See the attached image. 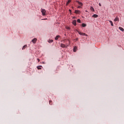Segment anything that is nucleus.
<instances>
[{
  "label": "nucleus",
  "instance_id": "nucleus-14",
  "mask_svg": "<svg viewBox=\"0 0 124 124\" xmlns=\"http://www.w3.org/2000/svg\"><path fill=\"white\" fill-rule=\"evenodd\" d=\"M77 50V47L75 46L73 49V52H76Z\"/></svg>",
  "mask_w": 124,
  "mask_h": 124
},
{
  "label": "nucleus",
  "instance_id": "nucleus-1",
  "mask_svg": "<svg viewBox=\"0 0 124 124\" xmlns=\"http://www.w3.org/2000/svg\"><path fill=\"white\" fill-rule=\"evenodd\" d=\"M41 12L42 13L43 16H46V10L45 9H41Z\"/></svg>",
  "mask_w": 124,
  "mask_h": 124
},
{
  "label": "nucleus",
  "instance_id": "nucleus-15",
  "mask_svg": "<svg viewBox=\"0 0 124 124\" xmlns=\"http://www.w3.org/2000/svg\"><path fill=\"white\" fill-rule=\"evenodd\" d=\"M41 67H42V66L40 65V66H37V69H38V70H40V69H41Z\"/></svg>",
  "mask_w": 124,
  "mask_h": 124
},
{
  "label": "nucleus",
  "instance_id": "nucleus-23",
  "mask_svg": "<svg viewBox=\"0 0 124 124\" xmlns=\"http://www.w3.org/2000/svg\"><path fill=\"white\" fill-rule=\"evenodd\" d=\"M77 22H78V23H81V20L80 19H78L77 20Z\"/></svg>",
  "mask_w": 124,
  "mask_h": 124
},
{
  "label": "nucleus",
  "instance_id": "nucleus-19",
  "mask_svg": "<svg viewBox=\"0 0 124 124\" xmlns=\"http://www.w3.org/2000/svg\"><path fill=\"white\" fill-rule=\"evenodd\" d=\"M71 2V0H68L66 3V5H68V4H69V3Z\"/></svg>",
  "mask_w": 124,
  "mask_h": 124
},
{
  "label": "nucleus",
  "instance_id": "nucleus-2",
  "mask_svg": "<svg viewBox=\"0 0 124 124\" xmlns=\"http://www.w3.org/2000/svg\"><path fill=\"white\" fill-rule=\"evenodd\" d=\"M36 41H37V39H36V38L33 39L31 40V42H32V43H33L34 44H35V43H36Z\"/></svg>",
  "mask_w": 124,
  "mask_h": 124
},
{
  "label": "nucleus",
  "instance_id": "nucleus-20",
  "mask_svg": "<svg viewBox=\"0 0 124 124\" xmlns=\"http://www.w3.org/2000/svg\"><path fill=\"white\" fill-rule=\"evenodd\" d=\"M53 40H49L48 41V43H53Z\"/></svg>",
  "mask_w": 124,
  "mask_h": 124
},
{
  "label": "nucleus",
  "instance_id": "nucleus-29",
  "mask_svg": "<svg viewBox=\"0 0 124 124\" xmlns=\"http://www.w3.org/2000/svg\"><path fill=\"white\" fill-rule=\"evenodd\" d=\"M37 60L38 61V62H39L40 61V60H39V59H37Z\"/></svg>",
  "mask_w": 124,
  "mask_h": 124
},
{
  "label": "nucleus",
  "instance_id": "nucleus-17",
  "mask_svg": "<svg viewBox=\"0 0 124 124\" xmlns=\"http://www.w3.org/2000/svg\"><path fill=\"white\" fill-rule=\"evenodd\" d=\"M76 31H77V32H78V34H79V35H82V32H79V31H78L77 30H76Z\"/></svg>",
  "mask_w": 124,
  "mask_h": 124
},
{
  "label": "nucleus",
  "instance_id": "nucleus-13",
  "mask_svg": "<svg viewBox=\"0 0 124 124\" xmlns=\"http://www.w3.org/2000/svg\"><path fill=\"white\" fill-rule=\"evenodd\" d=\"M81 35L84 36H88V35L87 34H86L85 33H83V32L81 33Z\"/></svg>",
  "mask_w": 124,
  "mask_h": 124
},
{
  "label": "nucleus",
  "instance_id": "nucleus-27",
  "mask_svg": "<svg viewBox=\"0 0 124 124\" xmlns=\"http://www.w3.org/2000/svg\"><path fill=\"white\" fill-rule=\"evenodd\" d=\"M99 6H101V3H99Z\"/></svg>",
  "mask_w": 124,
  "mask_h": 124
},
{
  "label": "nucleus",
  "instance_id": "nucleus-8",
  "mask_svg": "<svg viewBox=\"0 0 124 124\" xmlns=\"http://www.w3.org/2000/svg\"><path fill=\"white\" fill-rule=\"evenodd\" d=\"M92 17H93V18H97V17H98V15L94 14L93 16H92Z\"/></svg>",
  "mask_w": 124,
  "mask_h": 124
},
{
  "label": "nucleus",
  "instance_id": "nucleus-21",
  "mask_svg": "<svg viewBox=\"0 0 124 124\" xmlns=\"http://www.w3.org/2000/svg\"><path fill=\"white\" fill-rule=\"evenodd\" d=\"M27 45H24L22 47V50H24V49H25V48H27Z\"/></svg>",
  "mask_w": 124,
  "mask_h": 124
},
{
  "label": "nucleus",
  "instance_id": "nucleus-31",
  "mask_svg": "<svg viewBox=\"0 0 124 124\" xmlns=\"http://www.w3.org/2000/svg\"><path fill=\"white\" fill-rule=\"evenodd\" d=\"M75 18H76V17L74 16V17H73V19H75Z\"/></svg>",
  "mask_w": 124,
  "mask_h": 124
},
{
  "label": "nucleus",
  "instance_id": "nucleus-16",
  "mask_svg": "<svg viewBox=\"0 0 124 124\" xmlns=\"http://www.w3.org/2000/svg\"><path fill=\"white\" fill-rule=\"evenodd\" d=\"M109 23H110V25L112 27H113V26H114V24H113V22L111 20H109Z\"/></svg>",
  "mask_w": 124,
  "mask_h": 124
},
{
  "label": "nucleus",
  "instance_id": "nucleus-11",
  "mask_svg": "<svg viewBox=\"0 0 124 124\" xmlns=\"http://www.w3.org/2000/svg\"><path fill=\"white\" fill-rule=\"evenodd\" d=\"M119 29L120 31H124V28H123L122 27H119Z\"/></svg>",
  "mask_w": 124,
  "mask_h": 124
},
{
  "label": "nucleus",
  "instance_id": "nucleus-6",
  "mask_svg": "<svg viewBox=\"0 0 124 124\" xmlns=\"http://www.w3.org/2000/svg\"><path fill=\"white\" fill-rule=\"evenodd\" d=\"M114 22H117V21L119 22V17H116L114 19Z\"/></svg>",
  "mask_w": 124,
  "mask_h": 124
},
{
  "label": "nucleus",
  "instance_id": "nucleus-12",
  "mask_svg": "<svg viewBox=\"0 0 124 124\" xmlns=\"http://www.w3.org/2000/svg\"><path fill=\"white\" fill-rule=\"evenodd\" d=\"M90 9H91V11H92V12H94V9L93 8V7H91Z\"/></svg>",
  "mask_w": 124,
  "mask_h": 124
},
{
  "label": "nucleus",
  "instance_id": "nucleus-18",
  "mask_svg": "<svg viewBox=\"0 0 124 124\" xmlns=\"http://www.w3.org/2000/svg\"><path fill=\"white\" fill-rule=\"evenodd\" d=\"M76 31H77V32H78V34H79V35H82V32H79V31H78L77 30H76Z\"/></svg>",
  "mask_w": 124,
  "mask_h": 124
},
{
  "label": "nucleus",
  "instance_id": "nucleus-4",
  "mask_svg": "<svg viewBox=\"0 0 124 124\" xmlns=\"http://www.w3.org/2000/svg\"><path fill=\"white\" fill-rule=\"evenodd\" d=\"M75 13H76V14H79V13H81V11H80L79 10H76L75 11Z\"/></svg>",
  "mask_w": 124,
  "mask_h": 124
},
{
  "label": "nucleus",
  "instance_id": "nucleus-28",
  "mask_svg": "<svg viewBox=\"0 0 124 124\" xmlns=\"http://www.w3.org/2000/svg\"><path fill=\"white\" fill-rule=\"evenodd\" d=\"M76 40V41H78V38H77Z\"/></svg>",
  "mask_w": 124,
  "mask_h": 124
},
{
  "label": "nucleus",
  "instance_id": "nucleus-30",
  "mask_svg": "<svg viewBox=\"0 0 124 124\" xmlns=\"http://www.w3.org/2000/svg\"><path fill=\"white\" fill-rule=\"evenodd\" d=\"M37 60L38 61V62H39L40 61V60H39V59H37Z\"/></svg>",
  "mask_w": 124,
  "mask_h": 124
},
{
  "label": "nucleus",
  "instance_id": "nucleus-7",
  "mask_svg": "<svg viewBox=\"0 0 124 124\" xmlns=\"http://www.w3.org/2000/svg\"><path fill=\"white\" fill-rule=\"evenodd\" d=\"M61 47H62V48H65V47H66V46H65V45H64L63 44H61Z\"/></svg>",
  "mask_w": 124,
  "mask_h": 124
},
{
  "label": "nucleus",
  "instance_id": "nucleus-10",
  "mask_svg": "<svg viewBox=\"0 0 124 124\" xmlns=\"http://www.w3.org/2000/svg\"><path fill=\"white\" fill-rule=\"evenodd\" d=\"M61 37V36H60V35H57L55 38V40H58L59 39V38Z\"/></svg>",
  "mask_w": 124,
  "mask_h": 124
},
{
  "label": "nucleus",
  "instance_id": "nucleus-25",
  "mask_svg": "<svg viewBox=\"0 0 124 124\" xmlns=\"http://www.w3.org/2000/svg\"><path fill=\"white\" fill-rule=\"evenodd\" d=\"M69 12L70 13V14H71V12H72L71 10L69 9Z\"/></svg>",
  "mask_w": 124,
  "mask_h": 124
},
{
  "label": "nucleus",
  "instance_id": "nucleus-9",
  "mask_svg": "<svg viewBox=\"0 0 124 124\" xmlns=\"http://www.w3.org/2000/svg\"><path fill=\"white\" fill-rule=\"evenodd\" d=\"M81 26L82 27V28H85V27H87V24H86L85 23H82L81 24Z\"/></svg>",
  "mask_w": 124,
  "mask_h": 124
},
{
  "label": "nucleus",
  "instance_id": "nucleus-26",
  "mask_svg": "<svg viewBox=\"0 0 124 124\" xmlns=\"http://www.w3.org/2000/svg\"><path fill=\"white\" fill-rule=\"evenodd\" d=\"M78 8H81V6H78Z\"/></svg>",
  "mask_w": 124,
  "mask_h": 124
},
{
  "label": "nucleus",
  "instance_id": "nucleus-5",
  "mask_svg": "<svg viewBox=\"0 0 124 124\" xmlns=\"http://www.w3.org/2000/svg\"><path fill=\"white\" fill-rule=\"evenodd\" d=\"M76 2H78V4H79V5H80L81 6H83V3L78 1V0H76Z\"/></svg>",
  "mask_w": 124,
  "mask_h": 124
},
{
  "label": "nucleus",
  "instance_id": "nucleus-3",
  "mask_svg": "<svg viewBox=\"0 0 124 124\" xmlns=\"http://www.w3.org/2000/svg\"><path fill=\"white\" fill-rule=\"evenodd\" d=\"M77 22V21H76V20H73V22H72L73 25H74V26H77V24L76 23Z\"/></svg>",
  "mask_w": 124,
  "mask_h": 124
},
{
  "label": "nucleus",
  "instance_id": "nucleus-32",
  "mask_svg": "<svg viewBox=\"0 0 124 124\" xmlns=\"http://www.w3.org/2000/svg\"><path fill=\"white\" fill-rule=\"evenodd\" d=\"M43 63H45V62H43Z\"/></svg>",
  "mask_w": 124,
  "mask_h": 124
},
{
  "label": "nucleus",
  "instance_id": "nucleus-24",
  "mask_svg": "<svg viewBox=\"0 0 124 124\" xmlns=\"http://www.w3.org/2000/svg\"><path fill=\"white\" fill-rule=\"evenodd\" d=\"M47 20V18L42 19V20Z\"/></svg>",
  "mask_w": 124,
  "mask_h": 124
},
{
  "label": "nucleus",
  "instance_id": "nucleus-33",
  "mask_svg": "<svg viewBox=\"0 0 124 124\" xmlns=\"http://www.w3.org/2000/svg\"><path fill=\"white\" fill-rule=\"evenodd\" d=\"M72 8H74V7H72Z\"/></svg>",
  "mask_w": 124,
  "mask_h": 124
},
{
  "label": "nucleus",
  "instance_id": "nucleus-22",
  "mask_svg": "<svg viewBox=\"0 0 124 124\" xmlns=\"http://www.w3.org/2000/svg\"><path fill=\"white\" fill-rule=\"evenodd\" d=\"M49 103L50 105H53V102H52L51 100H49Z\"/></svg>",
  "mask_w": 124,
  "mask_h": 124
}]
</instances>
